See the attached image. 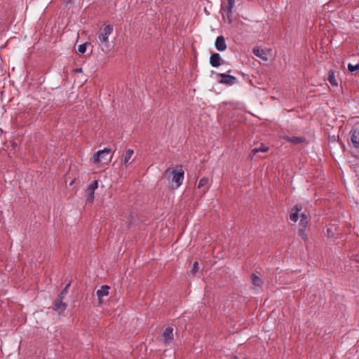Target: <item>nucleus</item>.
Here are the masks:
<instances>
[{"label": "nucleus", "instance_id": "f257e3e1", "mask_svg": "<svg viewBox=\"0 0 359 359\" xmlns=\"http://www.w3.org/2000/svg\"><path fill=\"white\" fill-rule=\"evenodd\" d=\"M169 174L172 175V187L175 189L180 187L184 180V172L182 168L180 166L172 170L171 168H168L165 171L163 176L166 177Z\"/></svg>", "mask_w": 359, "mask_h": 359}, {"label": "nucleus", "instance_id": "f03ea898", "mask_svg": "<svg viewBox=\"0 0 359 359\" xmlns=\"http://www.w3.org/2000/svg\"><path fill=\"white\" fill-rule=\"evenodd\" d=\"M113 30V26L111 25H107L98 34L100 46H102L103 51L109 50V36L112 34Z\"/></svg>", "mask_w": 359, "mask_h": 359}, {"label": "nucleus", "instance_id": "7ed1b4c3", "mask_svg": "<svg viewBox=\"0 0 359 359\" xmlns=\"http://www.w3.org/2000/svg\"><path fill=\"white\" fill-rule=\"evenodd\" d=\"M309 223L308 217L306 214L302 213L300 215V221L299 223L298 234L302 239L306 241L308 239L306 229Z\"/></svg>", "mask_w": 359, "mask_h": 359}, {"label": "nucleus", "instance_id": "20e7f679", "mask_svg": "<svg viewBox=\"0 0 359 359\" xmlns=\"http://www.w3.org/2000/svg\"><path fill=\"white\" fill-rule=\"evenodd\" d=\"M69 285H67L66 288L68 287ZM66 290H64V291L58 295V297L55 299L53 305V310L58 311L59 313H61L64 311L66 309V304L63 303V294L65 292Z\"/></svg>", "mask_w": 359, "mask_h": 359}, {"label": "nucleus", "instance_id": "39448f33", "mask_svg": "<svg viewBox=\"0 0 359 359\" xmlns=\"http://www.w3.org/2000/svg\"><path fill=\"white\" fill-rule=\"evenodd\" d=\"M173 340V329L171 327H168L164 330L162 334V341L164 344H170Z\"/></svg>", "mask_w": 359, "mask_h": 359}, {"label": "nucleus", "instance_id": "423d86ee", "mask_svg": "<svg viewBox=\"0 0 359 359\" xmlns=\"http://www.w3.org/2000/svg\"><path fill=\"white\" fill-rule=\"evenodd\" d=\"M219 75L222 77V79L219 81L221 83L232 86L238 82L237 79L232 75L224 73L219 74Z\"/></svg>", "mask_w": 359, "mask_h": 359}, {"label": "nucleus", "instance_id": "0eeeda50", "mask_svg": "<svg viewBox=\"0 0 359 359\" xmlns=\"http://www.w3.org/2000/svg\"><path fill=\"white\" fill-rule=\"evenodd\" d=\"M111 150L108 148H104L102 150H100L95 153L93 156V161L95 163L99 164L101 158H104L105 156H107L110 153Z\"/></svg>", "mask_w": 359, "mask_h": 359}, {"label": "nucleus", "instance_id": "6e6552de", "mask_svg": "<svg viewBox=\"0 0 359 359\" xmlns=\"http://www.w3.org/2000/svg\"><path fill=\"white\" fill-rule=\"evenodd\" d=\"M98 187V182L97 180H94L90 182V184L88 186L87 193H88V199L92 200L94 197L95 191Z\"/></svg>", "mask_w": 359, "mask_h": 359}, {"label": "nucleus", "instance_id": "1a4fd4ad", "mask_svg": "<svg viewBox=\"0 0 359 359\" xmlns=\"http://www.w3.org/2000/svg\"><path fill=\"white\" fill-rule=\"evenodd\" d=\"M133 154L134 151L133 149H128L123 154V164L126 168L128 167L130 165V160L131 159Z\"/></svg>", "mask_w": 359, "mask_h": 359}, {"label": "nucleus", "instance_id": "9d476101", "mask_svg": "<svg viewBox=\"0 0 359 359\" xmlns=\"http://www.w3.org/2000/svg\"><path fill=\"white\" fill-rule=\"evenodd\" d=\"M337 232V225L334 224H329L325 228V235L329 238H334Z\"/></svg>", "mask_w": 359, "mask_h": 359}, {"label": "nucleus", "instance_id": "9b49d317", "mask_svg": "<svg viewBox=\"0 0 359 359\" xmlns=\"http://www.w3.org/2000/svg\"><path fill=\"white\" fill-rule=\"evenodd\" d=\"M215 47L219 51H224L226 48L225 39L223 36H217L215 41Z\"/></svg>", "mask_w": 359, "mask_h": 359}, {"label": "nucleus", "instance_id": "f8f14e48", "mask_svg": "<svg viewBox=\"0 0 359 359\" xmlns=\"http://www.w3.org/2000/svg\"><path fill=\"white\" fill-rule=\"evenodd\" d=\"M302 210V208L298 205L293 207L290 211V219L292 222H297L299 219V212Z\"/></svg>", "mask_w": 359, "mask_h": 359}, {"label": "nucleus", "instance_id": "ddd939ff", "mask_svg": "<svg viewBox=\"0 0 359 359\" xmlns=\"http://www.w3.org/2000/svg\"><path fill=\"white\" fill-rule=\"evenodd\" d=\"M222 58L219 53H212L210 57V63L214 67H218L221 65Z\"/></svg>", "mask_w": 359, "mask_h": 359}, {"label": "nucleus", "instance_id": "4468645a", "mask_svg": "<svg viewBox=\"0 0 359 359\" xmlns=\"http://www.w3.org/2000/svg\"><path fill=\"white\" fill-rule=\"evenodd\" d=\"M284 138L294 144L302 143L305 141V138L303 137L285 136Z\"/></svg>", "mask_w": 359, "mask_h": 359}, {"label": "nucleus", "instance_id": "2eb2a0df", "mask_svg": "<svg viewBox=\"0 0 359 359\" xmlns=\"http://www.w3.org/2000/svg\"><path fill=\"white\" fill-rule=\"evenodd\" d=\"M109 287L107 285H102L100 289L97 290L96 294L100 299L102 297L107 296L109 294Z\"/></svg>", "mask_w": 359, "mask_h": 359}, {"label": "nucleus", "instance_id": "dca6fc26", "mask_svg": "<svg viewBox=\"0 0 359 359\" xmlns=\"http://www.w3.org/2000/svg\"><path fill=\"white\" fill-rule=\"evenodd\" d=\"M208 184H209V180L207 177H202L199 182H198V186H197V188L198 189H202L203 187H205V186H208ZM208 187L205 189H204L203 191V194H205L208 191Z\"/></svg>", "mask_w": 359, "mask_h": 359}, {"label": "nucleus", "instance_id": "f3484780", "mask_svg": "<svg viewBox=\"0 0 359 359\" xmlns=\"http://www.w3.org/2000/svg\"><path fill=\"white\" fill-rule=\"evenodd\" d=\"M351 140L355 147H359V130H355L352 132Z\"/></svg>", "mask_w": 359, "mask_h": 359}, {"label": "nucleus", "instance_id": "a211bd4d", "mask_svg": "<svg viewBox=\"0 0 359 359\" xmlns=\"http://www.w3.org/2000/svg\"><path fill=\"white\" fill-rule=\"evenodd\" d=\"M253 53L260 58H262L264 60H267V57L265 51L263 49L255 48L252 50Z\"/></svg>", "mask_w": 359, "mask_h": 359}, {"label": "nucleus", "instance_id": "6ab92c4d", "mask_svg": "<svg viewBox=\"0 0 359 359\" xmlns=\"http://www.w3.org/2000/svg\"><path fill=\"white\" fill-rule=\"evenodd\" d=\"M252 282L255 287H257L259 288L261 287L263 284L262 279L255 274L252 275Z\"/></svg>", "mask_w": 359, "mask_h": 359}, {"label": "nucleus", "instance_id": "aec40b11", "mask_svg": "<svg viewBox=\"0 0 359 359\" xmlns=\"http://www.w3.org/2000/svg\"><path fill=\"white\" fill-rule=\"evenodd\" d=\"M328 81L332 86H337V80L335 79L334 71L331 69L328 72Z\"/></svg>", "mask_w": 359, "mask_h": 359}, {"label": "nucleus", "instance_id": "412c9836", "mask_svg": "<svg viewBox=\"0 0 359 359\" xmlns=\"http://www.w3.org/2000/svg\"><path fill=\"white\" fill-rule=\"evenodd\" d=\"M234 0H228V5L224 9V12L226 13V15L231 14L232 13V10L234 7Z\"/></svg>", "mask_w": 359, "mask_h": 359}, {"label": "nucleus", "instance_id": "4be33fe9", "mask_svg": "<svg viewBox=\"0 0 359 359\" xmlns=\"http://www.w3.org/2000/svg\"><path fill=\"white\" fill-rule=\"evenodd\" d=\"M268 151L269 147L264 144H262L259 147L253 149L252 150V153H253V154H256L258 152H266Z\"/></svg>", "mask_w": 359, "mask_h": 359}, {"label": "nucleus", "instance_id": "5701e85b", "mask_svg": "<svg viewBox=\"0 0 359 359\" xmlns=\"http://www.w3.org/2000/svg\"><path fill=\"white\" fill-rule=\"evenodd\" d=\"M348 69L351 73L358 71L359 69V62L357 64H355V65H353L351 64H348Z\"/></svg>", "mask_w": 359, "mask_h": 359}, {"label": "nucleus", "instance_id": "b1692460", "mask_svg": "<svg viewBox=\"0 0 359 359\" xmlns=\"http://www.w3.org/2000/svg\"><path fill=\"white\" fill-rule=\"evenodd\" d=\"M86 45L87 43H82L79 46L77 52L79 54H83L86 51Z\"/></svg>", "mask_w": 359, "mask_h": 359}, {"label": "nucleus", "instance_id": "393cba45", "mask_svg": "<svg viewBox=\"0 0 359 359\" xmlns=\"http://www.w3.org/2000/svg\"><path fill=\"white\" fill-rule=\"evenodd\" d=\"M198 269H199L198 263L197 262H195L193 264L191 273H196L198 271Z\"/></svg>", "mask_w": 359, "mask_h": 359}, {"label": "nucleus", "instance_id": "a878e982", "mask_svg": "<svg viewBox=\"0 0 359 359\" xmlns=\"http://www.w3.org/2000/svg\"><path fill=\"white\" fill-rule=\"evenodd\" d=\"M226 17H227L228 22H229V23H231V21H232V20H231V14H229V15H226Z\"/></svg>", "mask_w": 359, "mask_h": 359}, {"label": "nucleus", "instance_id": "bb28decb", "mask_svg": "<svg viewBox=\"0 0 359 359\" xmlns=\"http://www.w3.org/2000/svg\"><path fill=\"white\" fill-rule=\"evenodd\" d=\"M75 72H82V69L81 68H79V69H76L74 70Z\"/></svg>", "mask_w": 359, "mask_h": 359}, {"label": "nucleus", "instance_id": "cd10ccee", "mask_svg": "<svg viewBox=\"0 0 359 359\" xmlns=\"http://www.w3.org/2000/svg\"><path fill=\"white\" fill-rule=\"evenodd\" d=\"M72 0H67L68 2H70Z\"/></svg>", "mask_w": 359, "mask_h": 359}]
</instances>
